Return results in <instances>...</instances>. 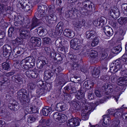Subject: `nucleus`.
<instances>
[{
  "instance_id": "obj_34",
  "label": "nucleus",
  "mask_w": 127,
  "mask_h": 127,
  "mask_svg": "<svg viewBox=\"0 0 127 127\" xmlns=\"http://www.w3.org/2000/svg\"><path fill=\"white\" fill-rule=\"evenodd\" d=\"M88 55L89 54L90 57V60L93 58H95L97 55V52L94 50H92L90 52H88L87 53Z\"/></svg>"
},
{
  "instance_id": "obj_33",
  "label": "nucleus",
  "mask_w": 127,
  "mask_h": 127,
  "mask_svg": "<svg viewBox=\"0 0 127 127\" xmlns=\"http://www.w3.org/2000/svg\"><path fill=\"white\" fill-rule=\"evenodd\" d=\"M98 21L99 22V25H100L101 27L105 25L106 23V19L103 16H102L98 18Z\"/></svg>"
},
{
  "instance_id": "obj_49",
  "label": "nucleus",
  "mask_w": 127,
  "mask_h": 127,
  "mask_svg": "<svg viewBox=\"0 0 127 127\" xmlns=\"http://www.w3.org/2000/svg\"><path fill=\"white\" fill-rule=\"evenodd\" d=\"M2 66L3 69L6 70H8L10 68L9 64L5 63H3L2 64Z\"/></svg>"
},
{
  "instance_id": "obj_3",
  "label": "nucleus",
  "mask_w": 127,
  "mask_h": 127,
  "mask_svg": "<svg viewBox=\"0 0 127 127\" xmlns=\"http://www.w3.org/2000/svg\"><path fill=\"white\" fill-rule=\"evenodd\" d=\"M82 42L83 40L82 39L74 38L70 41V47L74 49L80 50L82 48L81 45Z\"/></svg>"
},
{
  "instance_id": "obj_51",
  "label": "nucleus",
  "mask_w": 127,
  "mask_h": 127,
  "mask_svg": "<svg viewBox=\"0 0 127 127\" xmlns=\"http://www.w3.org/2000/svg\"><path fill=\"white\" fill-rule=\"evenodd\" d=\"M43 41L44 44H49L51 42V40L50 38L48 37H45L43 39Z\"/></svg>"
},
{
  "instance_id": "obj_42",
  "label": "nucleus",
  "mask_w": 127,
  "mask_h": 127,
  "mask_svg": "<svg viewBox=\"0 0 127 127\" xmlns=\"http://www.w3.org/2000/svg\"><path fill=\"white\" fill-rule=\"evenodd\" d=\"M14 29L13 27H10L8 31V35L9 37H11L13 35L14 32Z\"/></svg>"
},
{
  "instance_id": "obj_60",
  "label": "nucleus",
  "mask_w": 127,
  "mask_h": 127,
  "mask_svg": "<svg viewBox=\"0 0 127 127\" xmlns=\"http://www.w3.org/2000/svg\"><path fill=\"white\" fill-rule=\"evenodd\" d=\"M94 94L91 91H90L89 92L88 94V97L89 99L91 100L93 99L94 97Z\"/></svg>"
},
{
  "instance_id": "obj_27",
  "label": "nucleus",
  "mask_w": 127,
  "mask_h": 127,
  "mask_svg": "<svg viewBox=\"0 0 127 127\" xmlns=\"http://www.w3.org/2000/svg\"><path fill=\"white\" fill-rule=\"evenodd\" d=\"M85 23V21L83 19H79L75 25V27L77 30H79Z\"/></svg>"
},
{
  "instance_id": "obj_43",
  "label": "nucleus",
  "mask_w": 127,
  "mask_h": 127,
  "mask_svg": "<svg viewBox=\"0 0 127 127\" xmlns=\"http://www.w3.org/2000/svg\"><path fill=\"white\" fill-rule=\"evenodd\" d=\"M106 49H103L102 52L101 56V60H103L104 59H105V60L106 59V58L108 56V54L106 52Z\"/></svg>"
},
{
  "instance_id": "obj_1",
  "label": "nucleus",
  "mask_w": 127,
  "mask_h": 127,
  "mask_svg": "<svg viewBox=\"0 0 127 127\" xmlns=\"http://www.w3.org/2000/svg\"><path fill=\"white\" fill-rule=\"evenodd\" d=\"M94 104L89 103L86 104L82 110L81 118L83 120H87L89 118V115L91 112L94 110L95 107Z\"/></svg>"
},
{
  "instance_id": "obj_52",
  "label": "nucleus",
  "mask_w": 127,
  "mask_h": 127,
  "mask_svg": "<svg viewBox=\"0 0 127 127\" xmlns=\"http://www.w3.org/2000/svg\"><path fill=\"white\" fill-rule=\"evenodd\" d=\"M35 85L32 82H29L28 85V89L33 90L35 88Z\"/></svg>"
},
{
  "instance_id": "obj_54",
  "label": "nucleus",
  "mask_w": 127,
  "mask_h": 127,
  "mask_svg": "<svg viewBox=\"0 0 127 127\" xmlns=\"http://www.w3.org/2000/svg\"><path fill=\"white\" fill-rule=\"evenodd\" d=\"M44 89L43 88H40L36 90V93L39 96L43 95L44 93Z\"/></svg>"
},
{
  "instance_id": "obj_18",
  "label": "nucleus",
  "mask_w": 127,
  "mask_h": 127,
  "mask_svg": "<svg viewBox=\"0 0 127 127\" xmlns=\"http://www.w3.org/2000/svg\"><path fill=\"white\" fill-rule=\"evenodd\" d=\"M22 8L25 11H28L32 8V3L30 1H27L21 6Z\"/></svg>"
},
{
  "instance_id": "obj_39",
  "label": "nucleus",
  "mask_w": 127,
  "mask_h": 127,
  "mask_svg": "<svg viewBox=\"0 0 127 127\" xmlns=\"http://www.w3.org/2000/svg\"><path fill=\"white\" fill-rule=\"evenodd\" d=\"M73 108L76 112L79 110L80 108V105L77 101H73L72 102Z\"/></svg>"
},
{
  "instance_id": "obj_19",
  "label": "nucleus",
  "mask_w": 127,
  "mask_h": 127,
  "mask_svg": "<svg viewBox=\"0 0 127 127\" xmlns=\"http://www.w3.org/2000/svg\"><path fill=\"white\" fill-rule=\"evenodd\" d=\"M14 51L15 52L16 54L14 57L16 58L17 56H20L24 54V50L21 47H17L14 50Z\"/></svg>"
},
{
  "instance_id": "obj_12",
  "label": "nucleus",
  "mask_w": 127,
  "mask_h": 127,
  "mask_svg": "<svg viewBox=\"0 0 127 127\" xmlns=\"http://www.w3.org/2000/svg\"><path fill=\"white\" fill-rule=\"evenodd\" d=\"M26 62L32 67L35 65V59L33 57L31 56L27 57L22 61V63Z\"/></svg>"
},
{
  "instance_id": "obj_37",
  "label": "nucleus",
  "mask_w": 127,
  "mask_h": 127,
  "mask_svg": "<svg viewBox=\"0 0 127 127\" xmlns=\"http://www.w3.org/2000/svg\"><path fill=\"white\" fill-rule=\"evenodd\" d=\"M60 117H59L57 122L61 123H63L67 120V118L66 116L63 114H61Z\"/></svg>"
},
{
  "instance_id": "obj_14",
  "label": "nucleus",
  "mask_w": 127,
  "mask_h": 127,
  "mask_svg": "<svg viewBox=\"0 0 127 127\" xmlns=\"http://www.w3.org/2000/svg\"><path fill=\"white\" fill-rule=\"evenodd\" d=\"M2 48L3 50V54L4 56L6 57L7 56L10 55L11 52V48L9 45H4Z\"/></svg>"
},
{
  "instance_id": "obj_13",
  "label": "nucleus",
  "mask_w": 127,
  "mask_h": 127,
  "mask_svg": "<svg viewBox=\"0 0 127 127\" xmlns=\"http://www.w3.org/2000/svg\"><path fill=\"white\" fill-rule=\"evenodd\" d=\"M109 13L113 19H116L119 16L120 13L117 8H114L113 9L110 10Z\"/></svg>"
},
{
  "instance_id": "obj_53",
  "label": "nucleus",
  "mask_w": 127,
  "mask_h": 127,
  "mask_svg": "<svg viewBox=\"0 0 127 127\" xmlns=\"http://www.w3.org/2000/svg\"><path fill=\"white\" fill-rule=\"evenodd\" d=\"M57 50L59 53L62 54H64L65 52V48L64 46H61L58 47Z\"/></svg>"
},
{
  "instance_id": "obj_55",
  "label": "nucleus",
  "mask_w": 127,
  "mask_h": 127,
  "mask_svg": "<svg viewBox=\"0 0 127 127\" xmlns=\"http://www.w3.org/2000/svg\"><path fill=\"white\" fill-rule=\"evenodd\" d=\"M41 39L37 37L35 41L34 44H35V46L36 45L38 47H40L41 45Z\"/></svg>"
},
{
  "instance_id": "obj_58",
  "label": "nucleus",
  "mask_w": 127,
  "mask_h": 127,
  "mask_svg": "<svg viewBox=\"0 0 127 127\" xmlns=\"http://www.w3.org/2000/svg\"><path fill=\"white\" fill-rule=\"evenodd\" d=\"M56 3L59 5H63L66 2V0H56Z\"/></svg>"
},
{
  "instance_id": "obj_41",
  "label": "nucleus",
  "mask_w": 127,
  "mask_h": 127,
  "mask_svg": "<svg viewBox=\"0 0 127 127\" xmlns=\"http://www.w3.org/2000/svg\"><path fill=\"white\" fill-rule=\"evenodd\" d=\"M118 21L120 24L123 25L127 22V17H121L118 19Z\"/></svg>"
},
{
  "instance_id": "obj_62",
  "label": "nucleus",
  "mask_w": 127,
  "mask_h": 127,
  "mask_svg": "<svg viewBox=\"0 0 127 127\" xmlns=\"http://www.w3.org/2000/svg\"><path fill=\"white\" fill-rule=\"evenodd\" d=\"M73 15L71 10L68 11L66 12V17L68 18L71 17Z\"/></svg>"
},
{
  "instance_id": "obj_56",
  "label": "nucleus",
  "mask_w": 127,
  "mask_h": 127,
  "mask_svg": "<svg viewBox=\"0 0 127 127\" xmlns=\"http://www.w3.org/2000/svg\"><path fill=\"white\" fill-rule=\"evenodd\" d=\"M54 60H57L58 62L62 60V58L61 55L59 53H57L54 59Z\"/></svg>"
},
{
  "instance_id": "obj_16",
  "label": "nucleus",
  "mask_w": 127,
  "mask_h": 127,
  "mask_svg": "<svg viewBox=\"0 0 127 127\" xmlns=\"http://www.w3.org/2000/svg\"><path fill=\"white\" fill-rule=\"evenodd\" d=\"M117 83L121 86L127 85V77L125 76L123 77L119 78L117 79Z\"/></svg>"
},
{
  "instance_id": "obj_50",
  "label": "nucleus",
  "mask_w": 127,
  "mask_h": 127,
  "mask_svg": "<svg viewBox=\"0 0 127 127\" xmlns=\"http://www.w3.org/2000/svg\"><path fill=\"white\" fill-rule=\"evenodd\" d=\"M121 7L124 11V14L127 15V4H123L121 6Z\"/></svg>"
},
{
  "instance_id": "obj_17",
  "label": "nucleus",
  "mask_w": 127,
  "mask_h": 127,
  "mask_svg": "<svg viewBox=\"0 0 127 127\" xmlns=\"http://www.w3.org/2000/svg\"><path fill=\"white\" fill-rule=\"evenodd\" d=\"M20 35L22 38L25 39H27L31 36L30 31L25 30L20 31Z\"/></svg>"
},
{
  "instance_id": "obj_8",
  "label": "nucleus",
  "mask_w": 127,
  "mask_h": 127,
  "mask_svg": "<svg viewBox=\"0 0 127 127\" xmlns=\"http://www.w3.org/2000/svg\"><path fill=\"white\" fill-rule=\"evenodd\" d=\"M63 24L62 22H60L58 23L55 27V32L52 33L54 37H56L61 34L63 30Z\"/></svg>"
},
{
  "instance_id": "obj_9",
  "label": "nucleus",
  "mask_w": 127,
  "mask_h": 127,
  "mask_svg": "<svg viewBox=\"0 0 127 127\" xmlns=\"http://www.w3.org/2000/svg\"><path fill=\"white\" fill-rule=\"evenodd\" d=\"M121 62L119 60H116L115 62V65L114 66H112L111 65L110 68L111 72L114 73L117 72L119 70L122 71V66Z\"/></svg>"
},
{
  "instance_id": "obj_10",
  "label": "nucleus",
  "mask_w": 127,
  "mask_h": 127,
  "mask_svg": "<svg viewBox=\"0 0 127 127\" xmlns=\"http://www.w3.org/2000/svg\"><path fill=\"white\" fill-rule=\"evenodd\" d=\"M75 97L78 99H82V102L83 104L86 105V100L83 98L85 96L84 93V91L80 89L78 90L75 94Z\"/></svg>"
},
{
  "instance_id": "obj_59",
  "label": "nucleus",
  "mask_w": 127,
  "mask_h": 127,
  "mask_svg": "<svg viewBox=\"0 0 127 127\" xmlns=\"http://www.w3.org/2000/svg\"><path fill=\"white\" fill-rule=\"evenodd\" d=\"M25 110L29 113H32L34 112L33 111V108L32 107H26Z\"/></svg>"
},
{
  "instance_id": "obj_4",
  "label": "nucleus",
  "mask_w": 127,
  "mask_h": 127,
  "mask_svg": "<svg viewBox=\"0 0 127 127\" xmlns=\"http://www.w3.org/2000/svg\"><path fill=\"white\" fill-rule=\"evenodd\" d=\"M17 97L21 102L23 103L29 101L28 96L27 95V91L26 90L22 89L17 92Z\"/></svg>"
},
{
  "instance_id": "obj_23",
  "label": "nucleus",
  "mask_w": 127,
  "mask_h": 127,
  "mask_svg": "<svg viewBox=\"0 0 127 127\" xmlns=\"http://www.w3.org/2000/svg\"><path fill=\"white\" fill-rule=\"evenodd\" d=\"M104 30L105 33L108 36H111L113 33L112 29L108 26H105Z\"/></svg>"
},
{
  "instance_id": "obj_15",
  "label": "nucleus",
  "mask_w": 127,
  "mask_h": 127,
  "mask_svg": "<svg viewBox=\"0 0 127 127\" xmlns=\"http://www.w3.org/2000/svg\"><path fill=\"white\" fill-rule=\"evenodd\" d=\"M8 107L12 110L16 111L19 109L18 103L16 101H10L8 104Z\"/></svg>"
},
{
  "instance_id": "obj_29",
  "label": "nucleus",
  "mask_w": 127,
  "mask_h": 127,
  "mask_svg": "<svg viewBox=\"0 0 127 127\" xmlns=\"http://www.w3.org/2000/svg\"><path fill=\"white\" fill-rule=\"evenodd\" d=\"M51 108L49 107L46 106L44 107L42 110V112L44 116H47L51 111Z\"/></svg>"
},
{
  "instance_id": "obj_63",
  "label": "nucleus",
  "mask_w": 127,
  "mask_h": 127,
  "mask_svg": "<svg viewBox=\"0 0 127 127\" xmlns=\"http://www.w3.org/2000/svg\"><path fill=\"white\" fill-rule=\"evenodd\" d=\"M95 94L96 96L99 97H101L103 94L99 91L97 90H96L95 91Z\"/></svg>"
},
{
  "instance_id": "obj_35",
  "label": "nucleus",
  "mask_w": 127,
  "mask_h": 127,
  "mask_svg": "<svg viewBox=\"0 0 127 127\" xmlns=\"http://www.w3.org/2000/svg\"><path fill=\"white\" fill-rule=\"evenodd\" d=\"M99 41V37L96 35L93 39L91 43V45L93 46H96L98 44Z\"/></svg>"
},
{
  "instance_id": "obj_7",
  "label": "nucleus",
  "mask_w": 127,
  "mask_h": 127,
  "mask_svg": "<svg viewBox=\"0 0 127 127\" xmlns=\"http://www.w3.org/2000/svg\"><path fill=\"white\" fill-rule=\"evenodd\" d=\"M46 23L49 26L55 24L57 21V18L55 15L52 14L46 16L45 18Z\"/></svg>"
},
{
  "instance_id": "obj_31",
  "label": "nucleus",
  "mask_w": 127,
  "mask_h": 127,
  "mask_svg": "<svg viewBox=\"0 0 127 127\" xmlns=\"http://www.w3.org/2000/svg\"><path fill=\"white\" fill-rule=\"evenodd\" d=\"M100 68L98 67L97 68H94L93 70L92 75L95 78L98 77L99 76L100 71L99 69Z\"/></svg>"
},
{
  "instance_id": "obj_30",
  "label": "nucleus",
  "mask_w": 127,
  "mask_h": 127,
  "mask_svg": "<svg viewBox=\"0 0 127 127\" xmlns=\"http://www.w3.org/2000/svg\"><path fill=\"white\" fill-rule=\"evenodd\" d=\"M12 43L14 46H17L21 44L22 43V39L17 37L15 40H13L12 42Z\"/></svg>"
},
{
  "instance_id": "obj_32",
  "label": "nucleus",
  "mask_w": 127,
  "mask_h": 127,
  "mask_svg": "<svg viewBox=\"0 0 127 127\" xmlns=\"http://www.w3.org/2000/svg\"><path fill=\"white\" fill-rule=\"evenodd\" d=\"M65 108V105H62L61 103H59L56 105L55 109L56 110L58 111H61L64 110Z\"/></svg>"
},
{
  "instance_id": "obj_46",
  "label": "nucleus",
  "mask_w": 127,
  "mask_h": 127,
  "mask_svg": "<svg viewBox=\"0 0 127 127\" xmlns=\"http://www.w3.org/2000/svg\"><path fill=\"white\" fill-rule=\"evenodd\" d=\"M120 121L117 119L113 121L112 124V127H119Z\"/></svg>"
},
{
  "instance_id": "obj_38",
  "label": "nucleus",
  "mask_w": 127,
  "mask_h": 127,
  "mask_svg": "<svg viewBox=\"0 0 127 127\" xmlns=\"http://www.w3.org/2000/svg\"><path fill=\"white\" fill-rule=\"evenodd\" d=\"M52 71L55 73L57 74L61 72L62 69L60 66H56L55 65H53L52 67Z\"/></svg>"
},
{
  "instance_id": "obj_21",
  "label": "nucleus",
  "mask_w": 127,
  "mask_h": 127,
  "mask_svg": "<svg viewBox=\"0 0 127 127\" xmlns=\"http://www.w3.org/2000/svg\"><path fill=\"white\" fill-rule=\"evenodd\" d=\"M64 34L65 36L69 38H72L75 36L74 32L69 29H65L64 32Z\"/></svg>"
},
{
  "instance_id": "obj_64",
  "label": "nucleus",
  "mask_w": 127,
  "mask_h": 127,
  "mask_svg": "<svg viewBox=\"0 0 127 127\" xmlns=\"http://www.w3.org/2000/svg\"><path fill=\"white\" fill-rule=\"evenodd\" d=\"M101 79L102 80L104 81H106V80L109 79V77L107 75H103L101 76Z\"/></svg>"
},
{
  "instance_id": "obj_24",
  "label": "nucleus",
  "mask_w": 127,
  "mask_h": 127,
  "mask_svg": "<svg viewBox=\"0 0 127 127\" xmlns=\"http://www.w3.org/2000/svg\"><path fill=\"white\" fill-rule=\"evenodd\" d=\"M102 89L104 91H107V89L108 90V91L109 92V93H110L113 91V86L107 83H106L104 85H103Z\"/></svg>"
},
{
  "instance_id": "obj_36",
  "label": "nucleus",
  "mask_w": 127,
  "mask_h": 127,
  "mask_svg": "<svg viewBox=\"0 0 127 127\" xmlns=\"http://www.w3.org/2000/svg\"><path fill=\"white\" fill-rule=\"evenodd\" d=\"M122 48L120 45H118L114 48L112 49V52L114 54H117L118 53L122 50Z\"/></svg>"
},
{
  "instance_id": "obj_48",
  "label": "nucleus",
  "mask_w": 127,
  "mask_h": 127,
  "mask_svg": "<svg viewBox=\"0 0 127 127\" xmlns=\"http://www.w3.org/2000/svg\"><path fill=\"white\" fill-rule=\"evenodd\" d=\"M61 114L57 112L54 113L53 115V118L54 120L57 122L59 117H60Z\"/></svg>"
},
{
  "instance_id": "obj_40",
  "label": "nucleus",
  "mask_w": 127,
  "mask_h": 127,
  "mask_svg": "<svg viewBox=\"0 0 127 127\" xmlns=\"http://www.w3.org/2000/svg\"><path fill=\"white\" fill-rule=\"evenodd\" d=\"M103 117L104 124L106 125H109L110 123V118L108 117H106V116L105 115L103 116Z\"/></svg>"
},
{
  "instance_id": "obj_26",
  "label": "nucleus",
  "mask_w": 127,
  "mask_h": 127,
  "mask_svg": "<svg viewBox=\"0 0 127 127\" xmlns=\"http://www.w3.org/2000/svg\"><path fill=\"white\" fill-rule=\"evenodd\" d=\"M96 34L95 31L93 30L87 31L85 34L86 37L87 38H92L96 35Z\"/></svg>"
},
{
  "instance_id": "obj_20",
  "label": "nucleus",
  "mask_w": 127,
  "mask_h": 127,
  "mask_svg": "<svg viewBox=\"0 0 127 127\" xmlns=\"http://www.w3.org/2000/svg\"><path fill=\"white\" fill-rule=\"evenodd\" d=\"M11 78L12 81L19 84L23 83V79L21 76L14 75Z\"/></svg>"
},
{
  "instance_id": "obj_22",
  "label": "nucleus",
  "mask_w": 127,
  "mask_h": 127,
  "mask_svg": "<svg viewBox=\"0 0 127 127\" xmlns=\"http://www.w3.org/2000/svg\"><path fill=\"white\" fill-rule=\"evenodd\" d=\"M36 30H37V33L40 37L45 36L47 33L46 31L41 27H38Z\"/></svg>"
},
{
  "instance_id": "obj_47",
  "label": "nucleus",
  "mask_w": 127,
  "mask_h": 127,
  "mask_svg": "<svg viewBox=\"0 0 127 127\" xmlns=\"http://www.w3.org/2000/svg\"><path fill=\"white\" fill-rule=\"evenodd\" d=\"M7 80V78H5L2 81V82H0V87L1 88H4L7 85L6 80Z\"/></svg>"
},
{
  "instance_id": "obj_44",
  "label": "nucleus",
  "mask_w": 127,
  "mask_h": 127,
  "mask_svg": "<svg viewBox=\"0 0 127 127\" xmlns=\"http://www.w3.org/2000/svg\"><path fill=\"white\" fill-rule=\"evenodd\" d=\"M21 66L23 68V69L25 70H27L29 69V68H31V66H30V65L27 63L26 62L22 63V61L21 62Z\"/></svg>"
},
{
  "instance_id": "obj_2",
  "label": "nucleus",
  "mask_w": 127,
  "mask_h": 127,
  "mask_svg": "<svg viewBox=\"0 0 127 127\" xmlns=\"http://www.w3.org/2000/svg\"><path fill=\"white\" fill-rule=\"evenodd\" d=\"M30 21L28 19L25 21V22H23L21 21L20 23L21 24L22 28L29 29L31 30L34 28L38 26L40 23V20L36 18H33L32 20V23L30 25H29Z\"/></svg>"
},
{
  "instance_id": "obj_61",
  "label": "nucleus",
  "mask_w": 127,
  "mask_h": 127,
  "mask_svg": "<svg viewBox=\"0 0 127 127\" xmlns=\"http://www.w3.org/2000/svg\"><path fill=\"white\" fill-rule=\"evenodd\" d=\"M51 85L50 83H46L45 84H44V87H43V88L46 90H49L51 88Z\"/></svg>"
},
{
  "instance_id": "obj_6",
  "label": "nucleus",
  "mask_w": 127,
  "mask_h": 127,
  "mask_svg": "<svg viewBox=\"0 0 127 127\" xmlns=\"http://www.w3.org/2000/svg\"><path fill=\"white\" fill-rule=\"evenodd\" d=\"M83 8L87 11L93 12L95 11V8L94 4L90 1L85 0L82 2Z\"/></svg>"
},
{
  "instance_id": "obj_45",
  "label": "nucleus",
  "mask_w": 127,
  "mask_h": 127,
  "mask_svg": "<svg viewBox=\"0 0 127 127\" xmlns=\"http://www.w3.org/2000/svg\"><path fill=\"white\" fill-rule=\"evenodd\" d=\"M119 60H121L123 62V64L127 63V54H124L121 58L119 59L118 60L119 61Z\"/></svg>"
},
{
  "instance_id": "obj_57",
  "label": "nucleus",
  "mask_w": 127,
  "mask_h": 127,
  "mask_svg": "<svg viewBox=\"0 0 127 127\" xmlns=\"http://www.w3.org/2000/svg\"><path fill=\"white\" fill-rule=\"evenodd\" d=\"M36 120V118L33 116H29L28 119V122L29 123H31L34 122Z\"/></svg>"
},
{
  "instance_id": "obj_25",
  "label": "nucleus",
  "mask_w": 127,
  "mask_h": 127,
  "mask_svg": "<svg viewBox=\"0 0 127 127\" xmlns=\"http://www.w3.org/2000/svg\"><path fill=\"white\" fill-rule=\"evenodd\" d=\"M48 63L47 61L38 60L36 62V66L37 68L41 69L45 64H47Z\"/></svg>"
},
{
  "instance_id": "obj_5",
  "label": "nucleus",
  "mask_w": 127,
  "mask_h": 127,
  "mask_svg": "<svg viewBox=\"0 0 127 127\" xmlns=\"http://www.w3.org/2000/svg\"><path fill=\"white\" fill-rule=\"evenodd\" d=\"M47 10V7L46 6L44 5H39L38 7V12L36 14V16L40 19L42 18L45 17Z\"/></svg>"
},
{
  "instance_id": "obj_28",
  "label": "nucleus",
  "mask_w": 127,
  "mask_h": 127,
  "mask_svg": "<svg viewBox=\"0 0 127 127\" xmlns=\"http://www.w3.org/2000/svg\"><path fill=\"white\" fill-rule=\"evenodd\" d=\"M53 75V73L51 71L46 70L44 72V78L46 80H48Z\"/></svg>"
},
{
  "instance_id": "obj_11",
  "label": "nucleus",
  "mask_w": 127,
  "mask_h": 127,
  "mask_svg": "<svg viewBox=\"0 0 127 127\" xmlns=\"http://www.w3.org/2000/svg\"><path fill=\"white\" fill-rule=\"evenodd\" d=\"M81 120L75 118H72L68 120L67 125L71 127H76L79 125Z\"/></svg>"
}]
</instances>
